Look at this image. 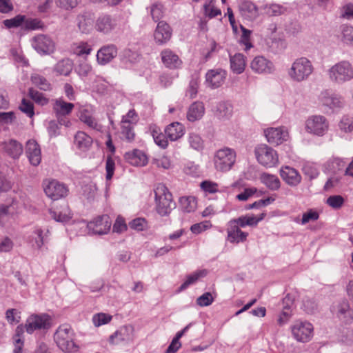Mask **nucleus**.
Here are the masks:
<instances>
[{
    "label": "nucleus",
    "instance_id": "obj_1",
    "mask_svg": "<svg viewBox=\"0 0 353 353\" xmlns=\"http://www.w3.org/2000/svg\"><path fill=\"white\" fill-rule=\"evenodd\" d=\"M154 192L157 212L161 216L168 215L176 207L172 194L163 183L157 184L154 189Z\"/></svg>",
    "mask_w": 353,
    "mask_h": 353
},
{
    "label": "nucleus",
    "instance_id": "obj_2",
    "mask_svg": "<svg viewBox=\"0 0 353 353\" xmlns=\"http://www.w3.org/2000/svg\"><path fill=\"white\" fill-rule=\"evenodd\" d=\"M329 80L337 85H342L353 79V65L346 60L339 61L327 71Z\"/></svg>",
    "mask_w": 353,
    "mask_h": 353
},
{
    "label": "nucleus",
    "instance_id": "obj_3",
    "mask_svg": "<svg viewBox=\"0 0 353 353\" xmlns=\"http://www.w3.org/2000/svg\"><path fill=\"white\" fill-rule=\"evenodd\" d=\"M314 66L307 57L296 59L288 70V76L295 82L300 83L307 80L314 72Z\"/></svg>",
    "mask_w": 353,
    "mask_h": 353
},
{
    "label": "nucleus",
    "instance_id": "obj_4",
    "mask_svg": "<svg viewBox=\"0 0 353 353\" xmlns=\"http://www.w3.org/2000/svg\"><path fill=\"white\" fill-rule=\"evenodd\" d=\"M254 154L257 162L265 168H272L279 163L277 152L266 144L257 145L254 149Z\"/></svg>",
    "mask_w": 353,
    "mask_h": 353
},
{
    "label": "nucleus",
    "instance_id": "obj_5",
    "mask_svg": "<svg viewBox=\"0 0 353 353\" xmlns=\"http://www.w3.org/2000/svg\"><path fill=\"white\" fill-rule=\"evenodd\" d=\"M73 331L69 325H63L59 327L54 334V340L60 350L65 352L77 350V346L73 341Z\"/></svg>",
    "mask_w": 353,
    "mask_h": 353
},
{
    "label": "nucleus",
    "instance_id": "obj_6",
    "mask_svg": "<svg viewBox=\"0 0 353 353\" xmlns=\"http://www.w3.org/2000/svg\"><path fill=\"white\" fill-rule=\"evenodd\" d=\"M236 161V152L233 149L224 148L219 150L214 156L215 168L221 172L230 170Z\"/></svg>",
    "mask_w": 353,
    "mask_h": 353
},
{
    "label": "nucleus",
    "instance_id": "obj_7",
    "mask_svg": "<svg viewBox=\"0 0 353 353\" xmlns=\"http://www.w3.org/2000/svg\"><path fill=\"white\" fill-rule=\"evenodd\" d=\"M329 122L322 115H312L309 117L305 122V131L311 134L322 137L328 130Z\"/></svg>",
    "mask_w": 353,
    "mask_h": 353
},
{
    "label": "nucleus",
    "instance_id": "obj_8",
    "mask_svg": "<svg viewBox=\"0 0 353 353\" xmlns=\"http://www.w3.org/2000/svg\"><path fill=\"white\" fill-rule=\"evenodd\" d=\"M74 107L73 103L65 102L62 99L55 100L52 110L60 125L70 126L71 122L67 116L72 112Z\"/></svg>",
    "mask_w": 353,
    "mask_h": 353
},
{
    "label": "nucleus",
    "instance_id": "obj_9",
    "mask_svg": "<svg viewBox=\"0 0 353 353\" xmlns=\"http://www.w3.org/2000/svg\"><path fill=\"white\" fill-rule=\"evenodd\" d=\"M51 325V318L47 314H32L26 321L25 328L28 334L41 329H48Z\"/></svg>",
    "mask_w": 353,
    "mask_h": 353
},
{
    "label": "nucleus",
    "instance_id": "obj_10",
    "mask_svg": "<svg viewBox=\"0 0 353 353\" xmlns=\"http://www.w3.org/2000/svg\"><path fill=\"white\" fill-rule=\"evenodd\" d=\"M320 99L323 105L327 107L331 112H339L345 104L341 96L330 90L322 92Z\"/></svg>",
    "mask_w": 353,
    "mask_h": 353
},
{
    "label": "nucleus",
    "instance_id": "obj_11",
    "mask_svg": "<svg viewBox=\"0 0 353 353\" xmlns=\"http://www.w3.org/2000/svg\"><path fill=\"white\" fill-rule=\"evenodd\" d=\"M292 333L296 340L305 343L312 337L313 326L309 322L297 321L292 326Z\"/></svg>",
    "mask_w": 353,
    "mask_h": 353
},
{
    "label": "nucleus",
    "instance_id": "obj_12",
    "mask_svg": "<svg viewBox=\"0 0 353 353\" xmlns=\"http://www.w3.org/2000/svg\"><path fill=\"white\" fill-rule=\"evenodd\" d=\"M118 26L117 19L112 15L108 14H102L99 15L95 21L94 28L96 30L103 34H110Z\"/></svg>",
    "mask_w": 353,
    "mask_h": 353
},
{
    "label": "nucleus",
    "instance_id": "obj_13",
    "mask_svg": "<svg viewBox=\"0 0 353 353\" xmlns=\"http://www.w3.org/2000/svg\"><path fill=\"white\" fill-rule=\"evenodd\" d=\"M112 221L108 215L104 214L96 218L88 224V228L95 234H105L110 230Z\"/></svg>",
    "mask_w": 353,
    "mask_h": 353
},
{
    "label": "nucleus",
    "instance_id": "obj_14",
    "mask_svg": "<svg viewBox=\"0 0 353 353\" xmlns=\"http://www.w3.org/2000/svg\"><path fill=\"white\" fill-rule=\"evenodd\" d=\"M46 194L52 200L59 199L66 196L67 188L56 180H51L44 185Z\"/></svg>",
    "mask_w": 353,
    "mask_h": 353
},
{
    "label": "nucleus",
    "instance_id": "obj_15",
    "mask_svg": "<svg viewBox=\"0 0 353 353\" xmlns=\"http://www.w3.org/2000/svg\"><path fill=\"white\" fill-rule=\"evenodd\" d=\"M32 47L41 54H50L54 51V43L50 37L39 34L33 38Z\"/></svg>",
    "mask_w": 353,
    "mask_h": 353
},
{
    "label": "nucleus",
    "instance_id": "obj_16",
    "mask_svg": "<svg viewBox=\"0 0 353 353\" xmlns=\"http://www.w3.org/2000/svg\"><path fill=\"white\" fill-rule=\"evenodd\" d=\"M226 78V72L221 68L210 70L205 74V83L212 89L221 86Z\"/></svg>",
    "mask_w": 353,
    "mask_h": 353
},
{
    "label": "nucleus",
    "instance_id": "obj_17",
    "mask_svg": "<svg viewBox=\"0 0 353 353\" xmlns=\"http://www.w3.org/2000/svg\"><path fill=\"white\" fill-rule=\"evenodd\" d=\"M267 141L272 145H279L286 141L288 132L284 127L270 128L264 131Z\"/></svg>",
    "mask_w": 353,
    "mask_h": 353
},
{
    "label": "nucleus",
    "instance_id": "obj_18",
    "mask_svg": "<svg viewBox=\"0 0 353 353\" xmlns=\"http://www.w3.org/2000/svg\"><path fill=\"white\" fill-rule=\"evenodd\" d=\"M172 30L170 26L165 21H161L158 23L154 32V38L159 45L166 43L172 37Z\"/></svg>",
    "mask_w": 353,
    "mask_h": 353
},
{
    "label": "nucleus",
    "instance_id": "obj_19",
    "mask_svg": "<svg viewBox=\"0 0 353 353\" xmlns=\"http://www.w3.org/2000/svg\"><path fill=\"white\" fill-rule=\"evenodd\" d=\"M133 332L132 326H123L110 336V341L113 344L129 343L133 340Z\"/></svg>",
    "mask_w": 353,
    "mask_h": 353
},
{
    "label": "nucleus",
    "instance_id": "obj_20",
    "mask_svg": "<svg viewBox=\"0 0 353 353\" xmlns=\"http://www.w3.org/2000/svg\"><path fill=\"white\" fill-rule=\"evenodd\" d=\"M250 68L255 73L268 74L273 71L274 65L265 57L257 56L251 61Z\"/></svg>",
    "mask_w": 353,
    "mask_h": 353
},
{
    "label": "nucleus",
    "instance_id": "obj_21",
    "mask_svg": "<svg viewBox=\"0 0 353 353\" xmlns=\"http://www.w3.org/2000/svg\"><path fill=\"white\" fill-rule=\"evenodd\" d=\"M117 54V47L113 45H107L101 47L97 52V60L101 65H105L110 62Z\"/></svg>",
    "mask_w": 353,
    "mask_h": 353
},
{
    "label": "nucleus",
    "instance_id": "obj_22",
    "mask_svg": "<svg viewBox=\"0 0 353 353\" xmlns=\"http://www.w3.org/2000/svg\"><path fill=\"white\" fill-rule=\"evenodd\" d=\"M227 239L231 243H239L245 242L248 236V233L242 231L237 225L232 224L228 223V227L227 228Z\"/></svg>",
    "mask_w": 353,
    "mask_h": 353
},
{
    "label": "nucleus",
    "instance_id": "obj_23",
    "mask_svg": "<svg viewBox=\"0 0 353 353\" xmlns=\"http://www.w3.org/2000/svg\"><path fill=\"white\" fill-rule=\"evenodd\" d=\"M26 152L32 165L37 166L40 163L41 160V149L34 140H29L27 142Z\"/></svg>",
    "mask_w": 353,
    "mask_h": 353
},
{
    "label": "nucleus",
    "instance_id": "obj_24",
    "mask_svg": "<svg viewBox=\"0 0 353 353\" xmlns=\"http://www.w3.org/2000/svg\"><path fill=\"white\" fill-rule=\"evenodd\" d=\"M280 175L282 179L290 186H296L301 181V176L298 171L289 166L282 168Z\"/></svg>",
    "mask_w": 353,
    "mask_h": 353
},
{
    "label": "nucleus",
    "instance_id": "obj_25",
    "mask_svg": "<svg viewBox=\"0 0 353 353\" xmlns=\"http://www.w3.org/2000/svg\"><path fill=\"white\" fill-rule=\"evenodd\" d=\"M161 61L166 68L176 69L181 67L182 61L179 56L170 49H165L161 52Z\"/></svg>",
    "mask_w": 353,
    "mask_h": 353
},
{
    "label": "nucleus",
    "instance_id": "obj_26",
    "mask_svg": "<svg viewBox=\"0 0 353 353\" xmlns=\"http://www.w3.org/2000/svg\"><path fill=\"white\" fill-rule=\"evenodd\" d=\"M124 158L127 162L134 166H144L148 161L146 154L137 149L126 152Z\"/></svg>",
    "mask_w": 353,
    "mask_h": 353
},
{
    "label": "nucleus",
    "instance_id": "obj_27",
    "mask_svg": "<svg viewBox=\"0 0 353 353\" xmlns=\"http://www.w3.org/2000/svg\"><path fill=\"white\" fill-rule=\"evenodd\" d=\"M241 15L245 19L252 21L256 19L258 15V8L255 4L249 1H243L239 6Z\"/></svg>",
    "mask_w": 353,
    "mask_h": 353
},
{
    "label": "nucleus",
    "instance_id": "obj_28",
    "mask_svg": "<svg viewBox=\"0 0 353 353\" xmlns=\"http://www.w3.org/2000/svg\"><path fill=\"white\" fill-rule=\"evenodd\" d=\"M79 117L80 121L85 124L88 128L99 132L102 130V125L99 123L93 117V114L91 110L85 108L81 110Z\"/></svg>",
    "mask_w": 353,
    "mask_h": 353
},
{
    "label": "nucleus",
    "instance_id": "obj_29",
    "mask_svg": "<svg viewBox=\"0 0 353 353\" xmlns=\"http://www.w3.org/2000/svg\"><path fill=\"white\" fill-rule=\"evenodd\" d=\"M51 218L58 222H66L72 218V214L68 205L64 203L60 208L49 210Z\"/></svg>",
    "mask_w": 353,
    "mask_h": 353
},
{
    "label": "nucleus",
    "instance_id": "obj_30",
    "mask_svg": "<svg viewBox=\"0 0 353 353\" xmlns=\"http://www.w3.org/2000/svg\"><path fill=\"white\" fill-rule=\"evenodd\" d=\"M3 150L14 159L19 158L23 152L22 145L16 140L10 139L1 143Z\"/></svg>",
    "mask_w": 353,
    "mask_h": 353
},
{
    "label": "nucleus",
    "instance_id": "obj_31",
    "mask_svg": "<svg viewBox=\"0 0 353 353\" xmlns=\"http://www.w3.org/2000/svg\"><path fill=\"white\" fill-rule=\"evenodd\" d=\"M77 26L82 33H89L93 27L94 19L91 13L84 12L77 18Z\"/></svg>",
    "mask_w": 353,
    "mask_h": 353
},
{
    "label": "nucleus",
    "instance_id": "obj_32",
    "mask_svg": "<svg viewBox=\"0 0 353 353\" xmlns=\"http://www.w3.org/2000/svg\"><path fill=\"white\" fill-rule=\"evenodd\" d=\"M165 133L170 141H174L184 135L185 128L181 123L174 122L166 127Z\"/></svg>",
    "mask_w": 353,
    "mask_h": 353
},
{
    "label": "nucleus",
    "instance_id": "obj_33",
    "mask_svg": "<svg viewBox=\"0 0 353 353\" xmlns=\"http://www.w3.org/2000/svg\"><path fill=\"white\" fill-rule=\"evenodd\" d=\"M336 314L337 317L345 323H350L353 320V312L346 301L339 303Z\"/></svg>",
    "mask_w": 353,
    "mask_h": 353
},
{
    "label": "nucleus",
    "instance_id": "obj_34",
    "mask_svg": "<svg viewBox=\"0 0 353 353\" xmlns=\"http://www.w3.org/2000/svg\"><path fill=\"white\" fill-rule=\"evenodd\" d=\"M205 112V108L202 102L196 101L191 104L187 112V119L194 122L202 118Z\"/></svg>",
    "mask_w": 353,
    "mask_h": 353
},
{
    "label": "nucleus",
    "instance_id": "obj_35",
    "mask_svg": "<svg viewBox=\"0 0 353 353\" xmlns=\"http://www.w3.org/2000/svg\"><path fill=\"white\" fill-rule=\"evenodd\" d=\"M230 68L234 73L241 74L243 72L246 65L245 57L241 53L230 56Z\"/></svg>",
    "mask_w": 353,
    "mask_h": 353
},
{
    "label": "nucleus",
    "instance_id": "obj_36",
    "mask_svg": "<svg viewBox=\"0 0 353 353\" xmlns=\"http://www.w3.org/2000/svg\"><path fill=\"white\" fill-rule=\"evenodd\" d=\"M74 145L81 150H88L92 143V139L83 132L79 131L74 136Z\"/></svg>",
    "mask_w": 353,
    "mask_h": 353
},
{
    "label": "nucleus",
    "instance_id": "obj_37",
    "mask_svg": "<svg viewBox=\"0 0 353 353\" xmlns=\"http://www.w3.org/2000/svg\"><path fill=\"white\" fill-rule=\"evenodd\" d=\"M260 179L271 190H277L281 186L279 179L276 175L263 173L260 176Z\"/></svg>",
    "mask_w": 353,
    "mask_h": 353
},
{
    "label": "nucleus",
    "instance_id": "obj_38",
    "mask_svg": "<svg viewBox=\"0 0 353 353\" xmlns=\"http://www.w3.org/2000/svg\"><path fill=\"white\" fill-rule=\"evenodd\" d=\"M232 113V106L230 103L221 101L216 107L215 114L219 119H228Z\"/></svg>",
    "mask_w": 353,
    "mask_h": 353
},
{
    "label": "nucleus",
    "instance_id": "obj_39",
    "mask_svg": "<svg viewBox=\"0 0 353 353\" xmlns=\"http://www.w3.org/2000/svg\"><path fill=\"white\" fill-rule=\"evenodd\" d=\"M134 126L120 124V138L128 143H132L135 138Z\"/></svg>",
    "mask_w": 353,
    "mask_h": 353
},
{
    "label": "nucleus",
    "instance_id": "obj_40",
    "mask_svg": "<svg viewBox=\"0 0 353 353\" xmlns=\"http://www.w3.org/2000/svg\"><path fill=\"white\" fill-rule=\"evenodd\" d=\"M346 165L343 159L339 157H333L326 163V168L331 172L336 174L342 170Z\"/></svg>",
    "mask_w": 353,
    "mask_h": 353
},
{
    "label": "nucleus",
    "instance_id": "obj_41",
    "mask_svg": "<svg viewBox=\"0 0 353 353\" xmlns=\"http://www.w3.org/2000/svg\"><path fill=\"white\" fill-rule=\"evenodd\" d=\"M207 274H208V271L206 270H201L195 272L192 274L188 275L187 276L186 280L180 286L179 291L184 290L190 285L194 283L199 278L205 276L207 275Z\"/></svg>",
    "mask_w": 353,
    "mask_h": 353
},
{
    "label": "nucleus",
    "instance_id": "obj_42",
    "mask_svg": "<svg viewBox=\"0 0 353 353\" xmlns=\"http://www.w3.org/2000/svg\"><path fill=\"white\" fill-rule=\"evenodd\" d=\"M140 57L138 52L133 51L131 49H125L120 54L121 60L125 63H134L139 61Z\"/></svg>",
    "mask_w": 353,
    "mask_h": 353
},
{
    "label": "nucleus",
    "instance_id": "obj_43",
    "mask_svg": "<svg viewBox=\"0 0 353 353\" xmlns=\"http://www.w3.org/2000/svg\"><path fill=\"white\" fill-rule=\"evenodd\" d=\"M190 146L196 151H201L204 148V141L201 136L196 133L191 132L188 138Z\"/></svg>",
    "mask_w": 353,
    "mask_h": 353
},
{
    "label": "nucleus",
    "instance_id": "obj_44",
    "mask_svg": "<svg viewBox=\"0 0 353 353\" xmlns=\"http://www.w3.org/2000/svg\"><path fill=\"white\" fill-rule=\"evenodd\" d=\"M72 67L69 59L59 61L54 67L56 72L60 75L68 76L72 71Z\"/></svg>",
    "mask_w": 353,
    "mask_h": 353
},
{
    "label": "nucleus",
    "instance_id": "obj_45",
    "mask_svg": "<svg viewBox=\"0 0 353 353\" xmlns=\"http://www.w3.org/2000/svg\"><path fill=\"white\" fill-rule=\"evenodd\" d=\"M72 50L76 55L83 57L90 54L92 48L87 42L81 41L74 44Z\"/></svg>",
    "mask_w": 353,
    "mask_h": 353
},
{
    "label": "nucleus",
    "instance_id": "obj_46",
    "mask_svg": "<svg viewBox=\"0 0 353 353\" xmlns=\"http://www.w3.org/2000/svg\"><path fill=\"white\" fill-rule=\"evenodd\" d=\"M32 83L39 89L47 91L51 89L50 83L43 76L39 74H33L31 76Z\"/></svg>",
    "mask_w": 353,
    "mask_h": 353
},
{
    "label": "nucleus",
    "instance_id": "obj_47",
    "mask_svg": "<svg viewBox=\"0 0 353 353\" xmlns=\"http://www.w3.org/2000/svg\"><path fill=\"white\" fill-rule=\"evenodd\" d=\"M341 39L346 45L353 44V27L343 25L341 27Z\"/></svg>",
    "mask_w": 353,
    "mask_h": 353
},
{
    "label": "nucleus",
    "instance_id": "obj_48",
    "mask_svg": "<svg viewBox=\"0 0 353 353\" xmlns=\"http://www.w3.org/2000/svg\"><path fill=\"white\" fill-rule=\"evenodd\" d=\"M25 15L18 14L13 18L6 19L3 21L7 28L21 27L23 29Z\"/></svg>",
    "mask_w": 353,
    "mask_h": 353
},
{
    "label": "nucleus",
    "instance_id": "obj_49",
    "mask_svg": "<svg viewBox=\"0 0 353 353\" xmlns=\"http://www.w3.org/2000/svg\"><path fill=\"white\" fill-rule=\"evenodd\" d=\"M139 120L138 114L134 109L130 110L128 113L122 117L120 124L135 126Z\"/></svg>",
    "mask_w": 353,
    "mask_h": 353
},
{
    "label": "nucleus",
    "instance_id": "obj_50",
    "mask_svg": "<svg viewBox=\"0 0 353 353\" xmlns=\"http://www.w3.org/2000/svg\"><path fill=\"white\" fill-rule=\"evenodd\" d=\"M264 10L265 13L270 16H279L287 11L286 8L276 3L265 6Z\"/></svg>",
    "mask_w": 353,
    "mask_h": 353
},
{
    "label": "nucleus",
    "instance_id": "obj_51",
    "mask_svg": "<svg viewBox=\"0 0 353 353\" xmlns=\"http://www.w3.org/2000/svg\"><path fill=\"white\" fill-rule=\"evenodd\" d=\"M303 172L310 179L317 177L319 174L317 165L313 163L307 162L303 166Z\"/></svg>",
    "mask_w": 353,
    "mask_h": 353
},
{
    "label": "nucleus",
    "instance_id": "obj_52",
    "mask_svg": "<svg viewBox=\"0 0 353 353\" xmlns=\"http://www.w3.org/2000/svg\"><path fill=\"white\" fill-rule=\"evenodd\" d=\"M28 94L30 97L39 105H45L49 101L48 99L46 98L43 93H41L33 88H30L28 90Z\"/></svg>",
    "mask_w": 353,
    "mask_h": 353
},
{
    "label": "nucleus",
    "instance_id": "obj_53",
    "mask_svg": "<svg viewBox=\"0 0 353 353\" xmlns=\"http://www.w3.org/2000/svg\"><path fill=\"white\" fill-rule=\"evenodd\" d=\"M199 85V77H192L187 88L186 95L188 96L190 99L195 98L198 92Z\"/></svg>",
    "mask_w": 353,
    "mask_h": 353
},
{
    "label": "nucleus",
    "instance_id": "obj_54",
    "mask_svg": "<svg viewBox=\"0 0 353 353\" xmlns=\"http://www.w3.org/2000/svg\"><path fill=\"white\" fill-rule=\"evenodd\" d=\"M152 135L155 143L162 149H165L168 145V141L165 134L157 130H153Z\"/></svg>",
    "mask_w": 353,
    "mask_h": 353
},
{
    "label": "nucleus",
    "instance_id": "obj_55",
    "mask_svg": "<svg viewBox=\"0 0 353 353\" xmlns=\"http://www.w3.org/2000/svg\"><path fill=\"white\" fill-rule=\"evenodd\" d=\"M42 234V230L37 229L33 232L32 234L30 236V241L32 243L33 247L38 249L42 247L43 245Z\"/></svg>",
    "mask_w": 353,
    "mask_h": 353
},
{
    "label": "nucleus",
    "instance_id": "obj_56",
    "mask_svg": "<svg viewBox=\"0 0 353 353\" xmlns=\"http://www.w3.org/2000/svg\"><path fill=\"white\" fill-rule=\"evenodd\" d=\"M43 27L41 21L38 19H30L25 16L23 30H38Z\"/></svg>",
    "mask_w": 353,
    "mask_h": 353
},
{
    "label": "nucleus",
    "instance_id": "obj_57",
    "mask_svg": "<svg viewBox=\"0 0 353 353\" xmlns=\"http://www.w3.org/2000/svg\"><path fill=\"white\" fill-rule=\"evenodd\" d=\"M19 108L22 112L30 118L34 115V105L30 100L23 99Z\"/></svg>",
    "mask_w": 353,
    "mask_h": 353
},
{
    "label": "nucleus",
    "instance_id": "obj_58",
    "mask_svg": "<svg viewBox=\"0 0 353 353\" xmlns=\"http://www.w3.org/2000/svg\"><path fill=\"white\" fill-rule=\"evenodd\" d=\"M344 198L341 195H332L327 199L326 203L333 209L341 208L344 203Z\"/></svg>",
    "mask_w": 353,
    "mask_h": 353
},
{
    "label": "nucleus",
    "instance_id": "obj_59",
    "mask_svg": "<svg viewBox=\"0 0 353 353\" xmlns=\"http://www.w3.org/2000/svg\"><path fill=\"white\" fill-rule=\"evenodd\" d=\"M164 9L162 4L156 3L150 7V14L154 21H158L163 17Z\"/></svg>",
    "mask_w": 353,
    "mask_h": 353
},
{
    "label": "nucleus",
    "instance_id": "obj_60",
    "mask_svg": "<svg viewBox=\"0 0 353 353\" xmlns=\"http://www.w3.org/2000/svg\"><path fill=\"white\" fill-rule=\"evenodd\" d=\"M112 319V316L105 313H98L93 316L92 322L96 327L107 324Z\"/></svg>",
    "mask_w": 353,
    "mask_h": 353
},
{
    "label": "nucleus",
    "instance_id": "obj_61",
    "mask_svg": "<svg viewBox=\"0 0 353 353\" xmlns=\"http://www.w3.org/2000/svg\"><path fill=\"white\" fill-rule=\"evenodd\" d=\"M339 128L344 132L353 131V117L343 116L339 124Z\"/></svg>",
    "mask_w": 353,
    "mask_h": 353
},
{
    "label": "nucleus",
    "instance_id": "obj_62",
    "mask_svg": "<svg viewBox=\"0 0 353 353\" xmlns=\"http://www.w3.org/2000/svg\"><path fill=\"white\" fill-rule=\"evenodd\" d=\"M180 203L185 212H190L194 210L196 203L193 197H182Z\"/></svg>",
    "mask_w": 353,
    "mask_h": 353
},
{
    "label": "nucleus",
    "instance_id": "obj_63",
    "mask_svg": "<svg viewBox=\"0 0 353 353\" xmlns=\"http://www.w3.org/2000/svg\"><path fill=\"white\" fill-rule=\"evenodd\" d=\"M203 8L205 16L210 18H213L217 15L221 14V10L214 6L212 1H210L208 3H205L203 6Z\"/></svg>",
    "mask_w": 353,
    "mask_h": 353
},
{
    "label": "nucleus",
    "instance_id": "obj_64",
    "mask_svg": "<svg viewBox=\"0 0 353 353\" xmlns=\"http://www.w3.org/2000/svg\"><path fill=\"white\" fill-rule=\"evenodd\" d=\"M6 318L10 324L17 323L21 319L20 312L17 309H8L6 312Z\"/></svg>",
    "mask_w": 353,
    "mask_h": 353
}]
</instances>
